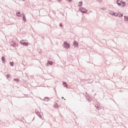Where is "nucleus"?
I'll use <instances>...</instances> for the list:
<instances>
[{
  "mask_svg": "<svg viewBox=\"0 0 128 128\" xmlns=\"http://www.w3.org/2000/svg\"><path fill=\"white\" fill-rule=\"evenodd\" d=\"M117 4L118 6H122L123 8H124L125 6H126V2L122 1V0H117Z\"/></svg>",
  "mask_w": 128,
  "mask_h": 128,
  "instance_id": "f257e3e1",
  "label": "nucleus"
},
{
  "mask_svg": "<svg viewBox=\"0 0 128 128\" xmlns=\"http://www.w3.org/2000/svg\"><path fill=\"white\" fill-rule=\"evenodd\" d=\"M62 46L66 49L70 48V45L68 42L65 41L64 42V44H62Z\"/></svg>",
  "mask_w": 128,
  "mask_h": 128,
  "instance_id": "f03ea898",
  "label": "nucleus"
},
{
  "mask_svg": "<svg viewBox=\"0 0 128 128\" xmlns=\"http://www.w3.org/2000/svg\"><path fill=\"white\" fill-rule=\"evenodd\" d=\"M79 10L82 12V14H87L88 10L86 9L84 7H80L79 8Z\"/></svg>",
  "mask_w": 128,
  "mask_h": 128,
  "instance_id": "7ed1b4c3",
  "label": "nucleus"
},
{
  "mask_svg": "<svg viewBox=\"0 0 128 128\" xmlns=\"http://www.w3.org/2000/svg\"><path fill=\"white\" fill-rule=\"evenodd\" d=\"M20 44H22V46H28V42H26L24 40H22L20 41Z\"/></svg>",
  "mask_w": 128,
  "mask_h": 128,
  "instance_id": "20e7f679",
  "label": "nucleus"
},
{
  "mask_svg": "<svg viewBox=\"0 0 128 128\" xmlns=\"http://www.w3.org/2000/svg\"><path fill=\"white\" fill-rule=\"evenodd\" d=\"M10 44L12 46H13L14 48H16V46H18V44L14 41L10 42Z\"/></svg>",
  "mask_w": 128,
  "mask_h": 128,
  "instance_id": "39448f33",
  "label": "nucleus"
},
{
  "mask_svg": "<svg viewBox=\"0 0 128 128\" xmlns=\"http://www.w3.org/2000/svg\"><path fill=\"white\" fill-rule=\"evenodd\" d=\"M73 46L74 48H78V42L76 40H74L73 42Z\"/></svg>",
  "mask_w": 128,
  "mask_h": 128,
  "instance_id": "423d86ee",
  "label": "nucleus"
},
{
  "mask_svg": "<svg viewBox=\"0 0 128 128\" xmlns=\"http://www.w3.org/2000/svg\"><path fill=\"white\" fill-rule=\"evenodd\" d=\"M86 100H88V102H92V97H90V96L88 95L86 96Z\"/></svg>",
  "mask_w": 128,
  "mask_h": 128,
  "instance_id": "0eeeda50",
  "label": "nucleus"
},
{
  "mask_svg": "<svg viewBox=\"0 0 128 128\" xmlns=\"http://www.w3.org/2000/svg\"><path fill=\"white\" fill-rule=\"evenodd\" d=\"M22 20H23L24 22H26V16H24V14L22 13Z\"/></svg>",
  "mask_w": 128,
  "mask_h": 128,
  "instance_id": "6e6552de",
  "label": "nucleus"
},
{
  "mask_svg": "<svg viewBox=\"0 0 128 128\" xmlns=\"http://www.w3.org/2000/svg\"><path fill=\"white\" fill-rule=\"evenodd\" d=\"M52 64H54V62H52V61H48L47 62L46 66H52Z\"/></svg>",
  "mask_w": 128,
  "mask_h": 128,
  "instance_id": "1a4fd4ad",
  "label": "nucleus"
},
{
  "mask_svg": "<svg viewBox=\"0 0 128 128\" xmlns=\"http://www.w3.org/2000/svg\"><path fill=\"white\" fill-rule=\"evenodd\" d=\"M36 114H37V116H39L40 118H42V114H40V113L39 112H36Z\"/></svg>",
  "mask_w": 128,
  "mask_h": 128,
  "instance_id": "9d476101",
  "label": "nucleus"
},
{
  "mask_svg": "<svg viewBox=\"0 0 128 128\" xmlns=\"http://www.w3.org/2000/svg\"><path fill=\"white\" fill-rule=\"evenodd\" d=\"M2 60L3 62V64H6V58H4V56H2Z\"/></svg>",
  "mask_w": 128,
  "mask_h": 128,
  "instance_id": "9b49d317",
  "label": "nucleus"
},
{
  "mask_svg": "<svg viewBox=\"0 0 128 128\" xmlns=\"http://www.w3.org/2000/svg\"><path fill=\"white\" fill-rule=\"evenodd\" d=\"M54 108H60V106L58 104V103H56L54 105Z\"/></svg>",
  "mask_w": 128,
  "mask_h": 128,
  "instance_id": "f8f14e48",
  "label": "nucleus"
},
{
  "mask_svg": "<svg viewBox=\"0 0 128 128\" xmlns=\"http://www.w3.org/2000/svg\"><path fill=\"white\" fill-rule=\"evenodd\" d=\"M16 16L20 18L22 16V14H20V12H18L16 13Z\"/></svg>",
  "mask_w": 128,
  "mask_h": 128,
  "instance_id": "ddd939ff",
  "label": "nucleus"
},
{
  "mask_svg": "<svg viewBox=\"0 0 128 128\" xmlns=\"http://www.w3.org/2000/svg\"><path fill=\"white\" fill-rule=\"evenodd\" d=\"M5 76L7 78H10V74L5 72Z\"/></svg>",
  "mask_w": 128,
  "mask_h": 128,
  "instance_id": "4468645a",
  "label": "nucleus"
},
{
  "mask_svg": "<svg viewBox=\"0 0 128 128\" xmlns=\"http://www.w3.org/2000/svg\"><path fill=\"white\" fill-rule=\"evenodd\" d=\"M63 86H64V88H68V84H66V82H63Z\"/></svg>",
  "mask_w": 128,
  "mask_h": 128,
  "instance_id": "2eb2a0df",
  "label": "nucleus"
},
{
  "mask_svg": "<svg viewBox=\"0 0 128 128\" xmlns=\"http://www.w3.org/2000/svg\"><path fill=\"white\" fill-rule=\"evenodd\" d=\"M14 82H20V78H14Z\"/></svg>",
  "mask_w": 128,
  "mask_h": 128,
  "instance_id": "dca6fc26",
  "label": "nucleus"
},
{
  "mask_svg": "<svg viewBox=\"0 0 128 128\" xmlns=\"http://www.w3.org/2000/svg\"><path fill=\"white\" fill-rule=\"evenodd\" d=\"M10 64L11 66H14V62H10Z\"/></svg>",
  "mask_w": 128,
  "mask_h": 128,
  "instance_id": "f3484780",
  "label": "nucleus"
},
{
  "mask_svg": "<svg viewBox=\"0 0 128 128\" xmlns=\"http://www.w3.org/2000/svg\"><path fill=\"white\" fill-rule=\"evenodd\" d=\"M110 14H112V16H116V13L115 12H114L112 11L111 12H110Z\"/></svg>",
  "mask_w": 128,
  "mask_h": 128,
  "instance_id": "a211bd4d",
  "label": "nucleus"
},
{
  "mask_svg": "<svg viewBox=\"0 0 128 128\" xmlns=\"http://www.w3.org/2000/svg\"><path fill=\"white\" fill-rule=\"evenodd\" d=\"M82 6V1H80L79 2L78 6Z\"/></svg>",
  "mask_w": 128,
  "mask_h": 128,
  "instance_id": "6ab92c4d",
  "label": "nucleus"
},
{
  "mask_svg": "<svg viewBox=\"0 0 128 128\" xmlns=\"http://www.w3.org/2000/svg\"><path fill=\"white\" fill-rule=\"evenodd\" d=\"M125 22H128V16H124V18Z\"/></svg>",
  "mask_w": 128,
  "mask_h": 128,
  "instance_id": "aec40b11",
  "label": "nucleus"
},
{
  "mask_svg": "<svg viewBox=\"0 0 128 128\" xmlns=\"http://www.w3.org/2000/svg\"><path fill=\"white\" fill-rule=\"evenodd\" d=\"M44 100L46 101V102H48V100H50V98L48 97H45L44 98Z\"/></svg>",
  "mask_w": 128,
  "mask_h": 128,
  "instance_id": "412c9836",
  "label": "nucleus"
},
{
  "mask_svg": "<svg viewBox=\"0 0 128 128\" xmlns=\"http://www.w3.org/2000/svg\"><path fill=\"white\" fill-rule=\"evenodd\" d=\"M119 18H122V16H124V14H120V15L118 16Z\"/></svg>",
  "mask_w": 128,
  "mask_h": 128,
  "instance_id": "4be33fe9",
  "label": "nucleus"
},
{
  "mask_svg": "<svg viewBox=\"0 0 128 128\" xmlns=\"http://www.w3.org/2000/svg\"><path fill=\"white\" fill-rule=\"evenodd\" d=\"M60 26L61 28H62V26H64L62 25V23L60 24Z\"/></svg>",
  "mask_w": 128,
  "mask_h": 128,
  "instance_id": "5701e85b",
  "label": "nucleus"
},
{
  "mask_svg": "<svg viewBox=\"0 0 128 128\" xmlns=\"http://www.w3.org/2000/svg\"><path fill=\"white\" fill-rule=\"evenodd\" d=\"M67 0L68 2H71L72 1V0Z\"/></svg>",
  "mask_w": 128,
  "mask_h": 128,
  "instance_id": "b1692460",
  "label": "nucleus"
},
{
  "mask_svg": "<svg viewBox=\"0 0 128 128\" xmlns=\"http://www.w3.org/2000/svg\"><path fill=\"white\" fill-rule=\"evenodd\" d=\"M115 16H118V14L117 13H116V14L115 15H114Z\"/></svg>",
  "mask_w": 128,
  "mask_h": 128,
  "instance_id": "393cba45",
  "label": "nucleus"
},
{
  "mask_svg": "<svg viewBox=\"0 0 128 128\" xmlns=\"http://www.w3.org/2000/svg\"><path fill=\"white\" fill-rule=\"evenodd\" d=\"M102 10H106V8H102Z\"/></svg>",
  "mask_w": 128,
  "mask_h": 128,
  "instance_id": "a878e982",
  "label": "nucleus"
},
{
  "mask_svg": "<svg viewBox=\"0 0 128 128\" xmlns=\"http://www.w3.org/2000/svg\"><path fill=\"white\" fill-rule=\"evenodd\" d=\"M59 2H62V0H57Z\"/></svg>",
  "mask_w": 128,
  "mask_h": 128,
  "instance_id": "bb28decb",
  "label": "nucleus"
},
{
  "mask_svg": "<svg viewBox=\"0 0 128 128\" xmlns=\"http://www.w3.org/2000/svg\"><path fill=\"white\" fill-rule=\"evenodd\" d=\"M85 82H90V80H86Z\"/></svg>",
  "mask_w": 128,
  "mask_h": 128,
  "instance_id": "cd10ccee",
  "label": "nucleus"
},
{
  "mask_svg": "<svg viewBox=\"0 0 128 128\" xmlns=\"http://www.w3.org/2000/svg\"><path fill=\"white\" fill-rule=\"evenodd\" d=\"M62 100H64V98L62 97Z\"/></svg>",
  "mask_w": 128,
  "mask_h": 128,
  "instance_id": "c85d7f7f",
  "label": "nucleus"
},
{
  "mask_svg": "<svg viewBox=\"0 0 128 128\" xmlns=\"http://www.w3.org/2000/svg\"><path fill=\"white\" fill-rule=\"evenodd\" d=\"M34 120H32V122H33V121H34Z\"/></svg>",
  "mask_w": 128,
  "mask_h": 128,
  "instance_id": "c756f323",
  "label": "nucleus"
},
{
  "mask_svg": "<svg viewBox=\"0 0 128 128\" xmlns=\"http://www.w3.org/2000/svg\"><path fill=\"white\" fill-rule=\"evenodd\" d=\"M49 0V2H52V0Z\"/></svg>",
  "mask_w": 128,
  "mask_h": 128,
  "instance_id": "7c9ffc66",
  "label": "nucleus"
},
{
  "mask_svg": "<svg viewBox=\"0 0 128 128\" xmlns=\"http://www.w3.org/2000/svg\"><path fill=\"white\" fill-rule=\"evenodd\" d=\"M23 0V2H25L26 0Z\"/></svg>",
  "mask_w": 128,
  "mask_h": 128,
  "instance_id": "2f4dec72",
  "label": "nucleus"
},
{
  "mask_svg": "<svg viewBox=\"0 0 128 128\" xmlns=\"http://www.w3.org/2000/svg\"><path fill=\"white\" fill-rule=\"evenodd\" d=\"M66 100V99H64V100Z\"/></svg>",
  "mask_w": 128,
  "mask_h": 128,
  "instance_id": "473e14b6",
  "label": "nucleus"
},
{
  "mask_svg": "<svg viewBox=\"0 0 128 128\" xmlns=\"http://www.w3.org/2000/svg\"><path fill=\"white\" fill-rule=\"evenodd\" d=\"M88 84H90V82H88Z\"/></svg>",
  "mask_w": 128,
  "mask_h": 128,
  "instance_id": "72a5a7b5",
  "label": "nucleus"
}]
</instances>
